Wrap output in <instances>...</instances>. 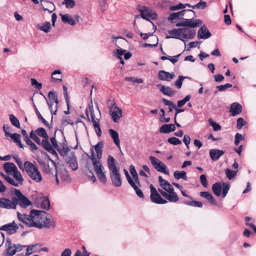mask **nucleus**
I'll return each mask as SVG.
<instances>
[{
    "mask_svg": "<svg viewBox=\"0 0 256 256\" xmlns=\"http://www.w3.org/2000/svg\"><path fill=\"white\" fill-rule=\"evenodd\" d=\"M232 87V84H226L223 85H220L216 86V88L218 91H224L228 88Z\"/></svg>",
    "mask_w": 256,
    "mask_h": 256,
    "instance_id": "61",
    "label": "nucleus"
},
{
    "mask_svg": "<svg viewBox=\"0 0 256 256\" xmlns=\"http://www.w3.org/2000/svg\"><path fill=\"white\" fill-rule=\"evenodd\" d=\"M108 167L112 184L116 187L122 185V178L119 168L116 166V161L112 156H108L107 159Z\"/></svg>",
    "mask_w": 256,
    "mask_h": 256,
    "instance_id": "4",
    "label": "nucleus"
},
{
    "mask_svg": "<svg viewBox=\"0 0 256 256\" xmlns=\"http://www.w3.org/2000/svg\"><path fill=\"white\" fill-rule=\"evenodd\" d=\"M175 129V126L173 124H164L160 128V132L163 134H168L174 132Z\"/></svg>",
    "mask_w": 256,
    "mask_h": 256,
    "instance_id": "32",
    "label": "nucleus"
},
{
    "mask_svg": "<svg viewBox=\"0 0 256 256\" xmlns=\"http://www.w3.org/2000/svg\"><path fill=\"white\" fill-rule=\"evenodd\" d=\"M130 172L132 176V178L134 180V185H136L138 188H140V184L138 180V174L136 172L134 166L132 165H131L130 166Z\"/></svg>",
    "mask_w": 256,
    "mask_h": 256,
    "instance_id": "29",
    "label": "nucleus"
},
{
    "mask_svg": "<svg viewBox=\"0 0 256 256\" xmlns=\"http://www.w3.org/2000/svg\"><path fill=\"white\" fill-rule=\"evenodd\" d=\"M124 172L128 184L134 188L136 194L140 198H144V196L140 188H138L134 184V180L130 177L128 172L126 170H124Z\"/></svg>",
    "mask_w": 256,
    "mask_h": 256,
    "instance_id": "18",
    "label": "nucleus"
},
{
    "mask_svg": "<svg viewBox=\"0 0 256 256\" xmlns=\"http://www.w3.org/2000/svg\"><path fill=\"white\" fill-rule=\"evenodd\" d=\"M31 84L32 86H34L36 88L40 90L42 88V84L40 82H38L34 78H32L30 79Z\"/></svg>",
    "mask_w": 256,
    "mask_h": 256,
    "instance_id": "56",
    "label": "nucleus"
},
{
    "mask_svg": "<svg viewBox=\"0 0 256 256\" xmlns=\"http://www.w3.org/2000/svg\"><path fill=\"white\" fill-rule=\"evenodd\" d=\"M168 33L169 34V36L166 35V38H172L180 40L184 42L185 46H186L185 40L193 39L196 36V30L187 27L174 28L168 30Z\"/></svg>",
    "mask_w": 256,
    "mask_h": 256,
    "instance_id": "3",
    "label": "nucleus"
},
{
    "mask_svg": "<svg viewBox=\"0 0 256 256\" xmlns=\"http://www.w3.org/2000/svg\"><path fill=\"white\" fill-rule=\"evenodd\" d=\"M242 112V106L240 104L234 102L231 104L230 106V116H234L240 114Z\"/></svg>",
    "mask_w": 256,
    "mask_h": 256,
    "instance_id": "21",
    "label": "nucleus"
},
{
    "mask_svg": "<svg viewBox=\"0 0 256 256\" xmlns=\"http://www.w3.org/2000/svg\"><path fill=\"white\" fill-rule=\"evenodd\" d=\"M184 203L186 205L194 206L202 208V203L200 202L195 200H184Z\"/></svg>",
    "mask_w": 256,
    "mask_h": 256,
    "instance_id": "42",
    "label": "nucleus"
},
{
    "mask_svg": "<svg viewBox=\"0 0 256 256\" xmlns=\"http://www.w3.org/2000/svg\"><path fill=\"white\" fill-rule=\"evenodd\" d=\"M62 72L60 70H54L52 73V78L53 82H57L62 81Z\"/></svg>",
    "mask_w": 256,
    "mask_h": 256,
    "instance_id": "36",
    "label": "nucleus"
},
{
    "mask_svg": "<svg viewBox=\"0 0 256 256\" xmlns=\"http://www.w3.org/2000/svg\"><path fill=\"white\" fill-rule=\"evenodd\" d=\"M238 170H232L229 168H226L225 170V174L227 178L230 180L234 178L238 174Z\"/></svg>",
    "mask_w": 256,
    "mask_h": 256,
    "instance_id": "41",
    "label": "nucleus"
},
{
    "mask_svg": "<svg viewBox=\"0 0 256 256\" xmlns=\"http://www.w3.org/2000/svg\"><path fill=\"white\" fill-rule=\"evenodd\" d=\"M108 133H109L110 137L112 139L113 142L114 143V144L117 146V147L119 149H120V140L119 138L118 132L114 130L109 129Z\"/></svg>",
    "mask_w": 256,
    "mask_h": 256,
    "instance_id": "26",
    "label": "nucleus"
},
{
    "mask_svg": "<svg viewBox=\"0 0 256 256\" xmlns=\"http://www.w3.org/2000/svg\"><path fill=\"white\" fill-rule=\"evenodd\" d=\"M8 183L16 187H18L22 184L24 178L18 170L8 175Z\"/></svg>",
    "mask_w": 256,
    "mask_h": 256,
    "instance_id": "7",
    "label": "nucleus"
},
{
    "mask_svg": "<svg viewBox=\"0 0 256 256\" xmlns=\"http://www.w3.org/2000/svg\"><path fill=\"white\" fill-rule=\"evenodd\" d=\"M186 12H192L194 13V11L192 10H184L177 12H174L171 14L168 18V20H169L172 21L175 19L180 18L183 16Z\"/></svg>",
    "mask_w": 256,
    "mask_h": 256,
    "instance_id": "28",
    "label": "nucleus"
},
{
    "mask_svg": "<svg viewBox=\"0 0 256 256\" xmlns=\"http://www.w3.org/2000/svg\"><path fill=\"white\" fill-rule=\"evenodd\" d=\"M93 126L97 136L100 137L102 136V131L98 123H96L95 121Z\"/></svg>",
    "mask_w": 256,
    "mask_h": 256,
    "instance_id": "59",
    "label": "nucleus"
},
{
    "mask_svg": "<svg viewBox=\"0 0 256 256\" xmlns=\"http://www.w3.org/2000/svg\"><path fill=\"white\" fill-rule=\"evenodd\" d=\"M211 36V34L205 26L201 27L198 32V39H207Z\"/></svg>",
    "mask_w": 256,
    "mask_h": 256,
    "instance_id": "24",
    "label": "nucleus"
},
{
    "mask_svg": "<svg viewBox=\"0 0 256 256\" xmlns=\"http://www.w3.org/2000/svg\"><path fill=\"white\" fill-rule=\"evenodd\" d=\"M126 52V50H123L120 48L116 49V52L115 54V56L118 58L121 59L122 56Z\"/></svg>",
    "mask_w": 256,
    "mask_h": 256,
    "instance_id": "63",
    "label": "nucleus"
},
{
    "mask_svg": "<svg viewBox=\"0 0 256 256\" xmlns=\"http://www.w3.org/2000/svg\"><path fill=\"white\" fill-rule=\"evenodd\" d=\"M149 160H150L152 166L157 171L166 174H169V170L166 165L158 158L153 156H150L149 157Z\"/></svg>",
    "mask_w": 256,
    "mask_h": 256,
    "instance_id": "8",
    "label": "nucleus"
},
{
    "mask_svg": "<svg viewBox=\"0 0 256 256\" xmlns=\"http://www.w3.org/2000/svg\"><path fill=\"white\" fill-rule=\"evenodd\" d=\"M160 87V91L164 95L172 96L176 93V91L172 90L171 88L165 86H158Z\"/></svg>",
    "mask_w": 256,
    "mask_h": 256,
    "instance_id": "31",
    "label": "nucleus"
},
{
    "mask_svg": "<svg viewBox=\"0 0 256 256\" xmlns=\"http://www.w3.org/2000/svg\"><path fill=\"white\" fill-rule=\"evenodd\" d=\"M224 154V152L222 150L212 149L210 150V157L214 161L218 160Z\"/></svg>",
    "mask_w": 256,
    "mask_h": 256,
    "instance_id": "27",
    "label": "nucleus"
},
{
    "mask_svg": "<svg viewBox=\"0 0 256 256\" xmlns=\"http://www.w3.org/2000/svg\"><path fill=\"white\" fill-rule=\"evenodd\" d=\"M188 23L187 24V27H189L190 28H194L197 26H199L202 23V21L198 19H193L190 18L189 19Z\"/></svg>",
    "mask_w": 256,
    "mask_h": 256,
    "instance_id": "37",
    "label": "nucleus"
},
{
    "mask_svg": "<svg viewBox=\"0 0 256 256\" xmlns=\"http://www.w3.org/2000/svg\"><path fill=\"white\" fill-rule=\"evenodd\" d=\"M18 228V226L14 221L0 226V230L5 231L9 234H14L17 232Z\"/></svg>",
    "mask_w": 256,
    "mask_h": 256,
    "instance_id": "17",
    "label": "nucleus"
},
{
    "mask_svg": "<svg viewBox=\"0 0 256 256\" xmlns=\"http://www.w3.org/2000/svg\"><path fill=\"white\" fill-rule=\"evenodd\" d=\"M37 134L35 133L33 130H32L30 132V137L37 144L40 145L41 140L37 136Z\"/></svg>",
    "mask_w": 256,
    "mask_h": 256,
    "instance_id": "51",
    "label": "nucleus"
},
{
    "mask_svg": "<svg viewBox=\"0 0 256 256\" xmlns=\"http://www.w3.org/2000/svg\"><path fill=\"white\" fill-rule=\"evenodd\" d=\"M110 114L112 120L118 122L122 116V110L116 105L114 104L110 107Z\"/></svg>",
    "mask_w": 256,
    "mask_h": 256,
    "instance_id": "14",
    "label": "nucleus"
},
{
    "mask_svg": "<svg viewBox=\"0 0 256 256\" xmlns=\"http://www.w3.org/2000/svg\"><path fill=\"white\" fill-rule=\"evenodd\" d=\"M0 208L10 210L16 209V200L14 196L11 199L6 198H0Z\"/></svg>",
    "mask_w": 256,
    "mask_h": 256,
    "instance_id": "11",
    "label": "nucleus"
},
{
    "mask_svg": "<svg viewBox=\"0 0 256 256\" xmlns=\"http://www.w3.org/2000/svg\"><path fill=\"white\" fill-rule=\"evenodd\" d=\"M60 15L63 22L69 24L72 26L76 25L77 22H78L80 18L78 14L74 15L73 17L69 14H60Z\"/></svg>",
    "mask_w": 256,
    "mask_h": 256,
    "instance_id": "15",
    "label": "nucleus"
},
{
    "mask_svg": "<svg viewBox=\"0 0 256 256\" xmlns=\"http://www.w3.org/2000/svg\"><path fill=\"white\" fill-rule=\"evenodd\" d=\"M54 176L58 184H59L58 177L66 183H69L70 182V176L63 166H58Z\"/></svg>",
    "mask_w": 256,
    "mask_h": 256,
    "instance_id": "9",
    "label": "nucleus"
},
{
    "mask_svg": "<svg viewBox=\"0 0 256 256\" xmlns=\"http://www.w3.org/2000/svg\"><path fill=\"white\" fill-rule=\"evenodd\" d=\"M174 178L178 180L182 178L185 180H188L186 174L184 171H175L174 173Z\"/></svg>",
    "mask_w": 256,
    "mask_h": 256,
    "instance_id": "39",
    "label": "nucleus"
},
{
    "mask_svg": "<svg viewBox=\"0 0 256 256\" xmlns=\"http://www.w3.org/2000/svg\"><path fill=\"white\" fill-rule=\"evenodd\" d=\"M37 28L42 31L47 33L50 31L51 25L50 22H46L42 26L38 25Z\"/></svg>",
    "mask_w": 256,
    "mask_h": 256,
    "instance_id": "44",
    "label": "nucleus"
},
{
    "mask_svg": "<svg viewBox=\"0 0 256 256\" xmlns=\"http://www.w3.org/2000/svg\"><path fill=\"white\" fill-rule=\"evenodd\" d=\"M31 227L38 228H54L55 226L54 220L47 217L46 213L39 210H33L30 211Z\"/></svg>",
    "mask_w": 256,
    "mask_h": 256,
    "instance_id": "2",
    "label": "nucleus"
},
{
    "mask_svg": "<svg viewBox=\"0 0 256 256\" xmlns=\"http://www.w3.org/2000/svg\"><path fill=\"white\" fill-rule=\"evenodd\" d=\"M40 164H42L44 172L54 175L58 168L55 162L50 160V162H48L47 163L42 162Z\"/></svg>",
    "mask_w": 256,
    "mask_h": 256,
    "instance_id": "16",
    "label": "nucleus"
},
{
    "mask_svg": "<svg viewBox=\"0 0 256 256\" xmlns=\"http://www.w3.org/2000/svg\"><path fill=\"white\" fill-rule=\"evenodd\" d=\"M208 124L213 128L215 132H218L221 130V126L218 124L213 122L212 119L208 120Z\"/></svg>",
    "mask_w": 256,
    "mask_h": 256,
    "instance_id": "49",
    "label": "nucleus"
},
{
    "mask_svg": "<svg viewBox=\"0 0 256 256\" xmlns=\"http://www.w3.org/2000/svg\"><path fill=\"white\" fill-rule=\"evenodd\" d=\"M175 77L173 73L164 70H160L158 74V78L161 80L170 81Z\"/></svg>",
    "mask_w": 256,
    "mask_h": 256,
    "instance_id": "22",
    "label": "nucleus"
},
{
    "mask_svg": "<svg viewBox=\"0 0 256 256\" xmlns=\"http://www.w3.org/2000/svg\"><path fill=\"white\" fill-rule=\"evenodd\" d=\"M36 133L38 136H41L44 138H48V135L46 131V130L42 128H39L34 132Z\"/></svg>",
    "mask_w": 256,
    "mask_h": 256,
    "instance_id": "45",
    "label": "nucleus"
},
{
    "mask_svg": "<svg viewBox=\"0 0 256 256\" xmlns=\"http://www.w3.org/2000/svg\"><path fill=\"white\" fill-rule=\"evenodd\" d=\"M168 142L173 145H178L182 143L180 140L176 137H170L168 140Z\"/></svg>",
    "mask_w": 256,
    "mask_h": 256,
    "instance_id": "52",
    "label": "nucleus"
},
{
    "mask_svg": "<svg viewBox=\"0 0 256 256\" xmlns=\"http://www.w3.org/2000/svg\"><path fill=\"white\" fill-rule=\"evenodd\" d=\"M244 140V137L242 136V135L240 134L237 133L235 135L234 144L238 146L240 144V142Z\"/></svg>",
    "mask_w": 256,
    "mask_h": 256,
    "instance_id": "60",
    "label": "nucleus"
},
{
    "mask_svg": "<svg viewBox=\"0 0 256 256\" xmlns=\"http://www.w3.org/2000/svg\"><path fill=\"white\" fill-rule=\"evenodd\" d=\"M24 171H25L28 176L36 182H40L42 178L38 167L31 162L26 161L24 164Z\"/></svg>",
    "mask_w": 256,
    "mask_h": 256,
    "instance_id": "5",
    "label": "nucleus"
},
{
    "mask_svg": "<svg viewBox=\"0 0 256 256\" xmlns=\"http://www.w3.org/2000/svg\"><path fill=\"white\" fill-rule=\"evenodd\" d=\"M247 122L244 119L242 118H239L237 120V124L236 127L238 129L240 130L242 128V127L246 124Z\"/></svg>",
    "mask_w": 256,
    "mask_h": 256,
    "instance_id": "54",
    "label": "nucleus"
},
{
    "mask_svg": "<svg viewBox=\"0 0 256 256\" xmlns=\"http://www.w3.org/2000/svg\"><path fill=\"white\" fill-rule=\"evenodd\" d=\"M158 181L160 186L165 192L174 190L172 186L167 180L163 179L161 176L158 177Z\"/></svg>",
    "mask_w": 256,
    "mask_h": 256,
    "instance_id": "25",
    "label": "nucleus"
},
{
    "mask_svg": "<svg viewBox=\"0 0 256 256\" xmlns=\"http://www.w3.org/2000/svg\"><path fill=\"white\" fill-rule=\"evenodd\" d=\"M41 145L48 152H49L50 150L52 148V146H51L50 144V142L48 140V138L44 139L42 141Z\"/></svg>",
    "mask_w": 256,
    "mask_h": 256,
    "instance_id": "48",
    "label": "nucleus"
},
{
    "mask_svg": "<svg viewBox=\"0 0 256 256\" xmlns=\"http://www.w3.org/2000/svg\"><path fill=\"white\" fill-rule=\"evenodd\" d=\"M166 192L164 197L169 202H176L178 200V197L174 190Z\"/></svg>",
    "mask_w": 256,
    "mask_h": 256,
    "instance_id": "30",
    "label": "nucleus"
},
{
    "mask_svg": "<svg viewBox=\"0 0 256 256\" xmlns=\"http://www.w3.org/2000/svg\"><path fill=\"white\" fill-rule=\"evenodd\" d=\"M16 248L14 244L11 243L8 244V247L6 250V256H12L16 253Z\"/></svg>",
    "mask_w": 256,
    "mask_h": 256,
    "instance_id": "40",
    "label": "nucleus"
},
{
    "mask_svg": "<svg viewBox=\"0 0 256 256\" xmlns=\"http://www.w3.org/2000/svg\"><path fill=\"white\" fill-rule=\"evenodd\" d=\"M10 120L11 123L17 128H20V124L18 120L14 114H10L9 116Z\"/></svg>",
    "mask_w": 256,
    "mask_h": 256,
    "instance_id": "47",
    "label": "nucleus"
},
{
    "mask_svg": "<svg viewBox=\"0 0 256 256\" xmlns=\"http://www.w3.org/2000/svg\"><path fill=\"white\" fill-rule=\"evenodd\" d=\"M245 220L246 222V225L251 228L256 233V226L254 224V220L250 216H246Z\"/></svg>",
    "mask_w": 256,
    "mask_h": 256,
    "instance_id": "38",
    "label": "nucleus"
},
{
    "mask_svg": "<svg viewBox=\"0 0 256 256\" xmlns=\"http://www.w3.org/2000/svg\"><path fill=\"white\" fill-rule=\"evenodd\" d=\"M206 6V3L204 1H200L195 5L192 6V8L204 9Z\"/></svg>",
    "mask_w": 256,
    "mask_h": 256,
    "instance_id": "55",
    "label": "nucleus"
},
{
    "mask_svg": "<svg viewBox=\"0 0 256 256\" xmlns=\"http://www.w3.org/2000/svg\"><path fill=\"white\" fill-rule=\"evenodd\" d=\"M3 167L4 170L8 175H10L18 170L14 164L11 162L4 163Z\"/></svg>",
    "mask_w": 256,
    "mask_h": 256,
    "instance_id": "23",
    "label": "nucleus"
},
{
    "mask_svg": "<svg viewBox=\"0 0 256 256\" xmlns=\"http://www.w3.org/2000/svg\"><path fill=\"white\" fill-rule=\"evenodd\" d=\"M40 204V207L42 209L48 210L50 208V202L46 196L40 198L38 201V204Z\"/></svg>",
    "mask_w": 256,
    "mask_h": 256,
    "instance_id": "35",
    "label": "nucleus"
},
{
    "mask_svg": "<svg viewBox=\"0 0 256 256\" xmlns=\"http://www.w3.org/2000/svg\"><path fill=\"white\" fill-rule=\"evenodd\" d=\"M9 137H10L13 142H15L16 144L20 148H24L25 146L21 142L20 134L17 133H14L10 134Z\"/></svg>",
    "mask_w": 256,
    "mask_h": 256,
    "instance_id": "34",
    "label": "nucleus"
},
{
    "mask_svg": "<svg viewBox=\"0 0 256 256\" xmlns=\"http://www.w3.org/2000/svg\"><path fill=\"white\" fill-rule=\"evenodd\" d=\"M104 146L102 142H99L94 146L96 154L93 150L91 151L90 158L92 160L94 170L100 182L104 184L106 182V172L102 166L100 159L102 158V150Z\"/></svg>",
    "mask_w": 256,
    "mask_h": 256,
    "instance_id": "1",
    "label": "nucleus"
},
{
    "mask_svg": "<svg viewBox=\"0 0 256 256\" xmlns=\"http://www.w3.org/2000/svg\"><path fill=\"white\" fill-rule=\"evenodd\" d=\"M33 106L34 108L35 112L38 116V118L42 120V122L44 123V124L46 126H49V124L48 122L42 117V116L41 115L40 113L39 112L38 110L36 107V106L35 105L34 103L33 102Z\"/></svg>",
    "mask_w": 256,
    "mask_h": 256,
    "instance_id": "46",
    "label": "nucleus"
},
{
    "mask_svg": "<svg viewBox=\"0 0 256 256\" xmlns=\"http://www.w3.org/2000/svg\"><path fill=\"white\" fill-rule=\"evenodd\" d=\"M190 98H191L190 95H187L184 99L178 100V104H177L178 107V108L182 107L183 106H184L186 104V102H188V101H189L190 100Z\"/></svg>",
    "mask_w": 256,
    "mask_h": 256,
    "instance_id": "50",
    "label": "nucleus"
},
{
    "mask_svg": "<svg viewBox=\"0 0 256 256\" xmlns=\"http://www.w3.org/2000/svg\"><path fill=\"white\" fill-rule=\"evenodd\" d=\"M48 100L55 102L54 110V111L53 114H54V115H56V114L57 108L58 104V96L55 92H50L48 94Z\"/></svg>",
    "mask_w": 256,
    "mask_h": 256,
    "instance_id": "33",
    "label": "nucleus"
},
{
    "mask_svg": "<svg viewBox=\"0 0 256 256\" xmlns=\"http://www.w3.org/2000/svg\"><path fill=\"white\" fill-rule=\"evenodd\" d=\"M62 4L65 6L66 8L72 9L76 6V2L74 0H64Z\"/></svg>",
    "mask_w": 256,
    "mask_h": 256,
    "instance_id": "43",
    "label": "nucleus"
},
{
    "mask_svg": "<svg viewBox=\"0 0 256 256\" xmlns=\"http://www.w3.org/2000/svg\"><path fill=\"white\" fill-rule=\"evenodd\" d=\"M200 181L202 185V186L204 188H207L208 186V180L206 179V176L205 174H202L200 176Z\"/></svg>",
    "mask_w": 256,
    "mask_h": 256,
    "instance_id": "62",
    "label": "nucleus"
},
{
    "mask_svg": "<svg viewBox=\"0 0 256 256\" xmlns=\"http://www.w3.org/2000/svg\"><path fill=\"white\" fill-rule=\"evenodd\" d=\"M124 80L128 82H133L138 84H141L143 82V80L142 78H136L134 77H126Z\"/></svg>",
    "mask_w": 256,
    "mask_h": 256,
    "instance_id": "57",
    "label": "nucleus"
},
{
    "mask_svg": "<svg viewBox=\"0 0 256 256\" xmlns=\"http://www.w3.org/2000/svg\"><path fill=\"white\" fill-rule=\"evenodd\" d=\"M72 254L71 250L69 248H66L62 252L60 256H71Z\"/></svg>",
    "mask_w": 256,
    "mask_h": 256,
    "instance_id": "64",
    "label": "nucleus"
},
{
    "mask_svg": "<svg viewBox=\"0 0 256 256\" xmlns=\"http://www.w3.org/2000/svg\"><path fill=\"white\" fill-rule=\"evenodd\" d=\"M140 15H136V18L142 17V18L150 21V19L156 20L157 18V14L155 12H152L150 8L148 7L143 6L140 9Z\"/></svg>",
    "mask_w": 256,
    "mask_h": 256,
    "instance_id": "10",
    "label": "nucleus"
},
{
    "mask_svg": "<svg viewBox=\"0 0 256 256\" xmlns=\"http://www.w3.org/2000/svg\"><path fill=\"white\" fill-rule=\"evenodd\" d=\"M186 78V77H184L182 76H178V79L176 80L174 82V84L178 88H181L182 84V82Z\"/></svg>",
    "mask_w": 256,
    "mask_h": 256,
    "instance_id": "53",
    "label": "nucleus"
},
{
    "mask_svg": "<svg viewBox=\"0 0 256 256\" xmlns=\"http://www.w3.org/2000/svg\"><path fill=\"white\" fill-rule=\"evenodd\" d=\"M17 218L20 222L28 226L31 227L30 213L29 215L17 212Z\"/></svg>",
    "mask_w": 256,
    "mask_h": 256,
    "instance_id": "20",
    "label": "nucleus"
},
{
    "mask_svg": "<svg viewBox=\"0 0 256 256\" xmlns=\"http://www.w3.org/2000/svg\"><path fill=\"white\" fill-rule=\"evenodd\" d=\"M230 185L226 182H216L212 186V190L214 194L217 196H220L222 194L224 198L230 190Z\"/></svg>",
    "mask_w": 256,
    "mask_h": 256,
    "instance_id": "6",
    "label": "nucleus"
},
{
    "mask_svg": "<svg viewBox=\"0 0 256 256\" xmlns=\"http://www.w3.org/2000/svg\"><path fill=\"white\" fill-rule=\"evenodd\" d=\"M66 160L68 166L72 169V170H75L78 169V164L76 156H75L74 152H72L68 154Z\"/></svg>",
    "mask_w": 256,
    "mask_h": 256,
    "instance_id": "19",
    "label": "nucleus"
},
{
    "mask_svg": "<svg viewBox=\"0 0 256 256\" xmlns=\"http://www.w3.org/2000/svg\"><path fill=\"white\" fill-rule=\"evenodd\" d=\"M14 198H16V206L19 205L22 208H26L28 206L31 204V202L28 198L24 196L18 190H14Z\"/></svg>",
    "mask_w": 256,
    "mask_h": 256,
    "instance_id": "12",
    "label": "nucleus"
},
{
    "mask_svg": "<svg viewBox=\"0 0 256 256\" xmlns=\"http://www.w3.org/2000/svg\"><path fill=\"white\" fill-rule=\"evenodd\" d=\"M150 198L151 201L157 204H165L167 202V200L163 199L160 194L158 192L156 188L152 184L150 186Z\"/></svg>",
    "mask_w": 256,
    "mask_h": 256,
    "instance_id": "13",
    "label": "nucleus"
},
{
    "mask_svg": "<svg viewBox=\"0 0 256 256\" xmlns=\"http://www.w3.org/2000/svg\"><path fill=\"white\" fill-rule=\"evenodd\" d=\"M185 8H186V5H184V4L180 3L178 5L171 6L170 8V10L171 11H174V10H176L184 9Z\"/></svg>",
    "mask_w": 256,
    "mask_h": 256,
    "instance_id": "58",
    "label": "nucleus"
}]
</instances>
